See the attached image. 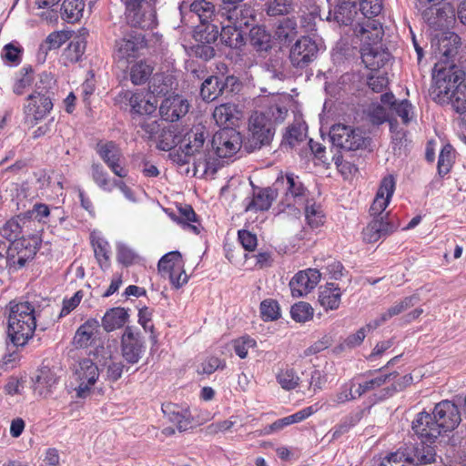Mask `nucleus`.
<instances>
[{"label":"nucleus","mask_w":466,"mask_h":466,"mask_svg":"<svg viewBox=\"0 0 466 466\" xmlns=\"http://www.w3.org/2000/svg\"><path fill=\"white\" fill-rule=\"evenodd\" d=\"M395 186L396 181L392 175H388L381 179L376 197L370 208V214L373 218H381L384 220H390L389 213L383 214V212L394 194Z\"/></svg>","instance_id":"14"},{"label":"nucleus","mask_w":466,"mask_h":466,"mask_svg":"<svg viewBox=\"0 0 466 466\" xmlns=\"http://www.w3.org/2000/svg\"><path fill=\"white\" fill-rule=\"evenodd\" d=\"M126 19L132 27L152 29L157 25L156 0H121Z\"/></svg>","instance_id":"8"},{"label":"nucleus","mask_w":466,"mask_h":466,"mask_svg":"<svg viewBox=\"0 0 466 466\" xmlns=\"http://www.w3.org/2000/svg\"><path fill=\"white\" fill-rule=\"evenodd\" d=\"M221 15L226 16L228 23L236 25L243 30L248 28L256 21L255 10L247 4L229 7Z\"/></svg>","instance_id":"23"},{"label":"nucleus","mask_w":466,"mask_h":466,"mask_svg":"<svg viewBox=\"0 0 466 466\" xmlns=\"http://www.w3.org/2000/svg\"><path fill=\"white\" fill-rule=\"evenodd\" d=\"M259 309L264 321L277 320L281 316L279 302L272 299H264L260 303Z\"/></svg>","instance_id":"56"},{"label":"nucleus","mask_w":466,"mask_h":466,"mask_svg":"<svg viewBox=\"0 0 466 466\" xmlns=\"http://www.w3.org/2000/svg\"><path fill=\"white\" fill-rule=\"evenodd\" d=\"M431 440L432 439H426V441H423L420 439V441L414 444L410 452L406 455V460L415 463L417 466L434 462L436 460V451L432 446L433 441H431Z\"/></svg>","instance_id":"24"},{"label":"nucleus","mask_w":466,"mask_h":466,"mask_svg":"<svg viewBox=\"0 0 466 466\" xmlns=\"http://www.w3.org/2000/svg\"><path fill=\"white\" fill-rule=\"evenodd\" d=\"M179 143L181 144V135L178 128L173 125L163 126L157 140V147L162 151H169Z\"/></svg>","instance_id":"33"},{"label":"nucleus","mask_w":466,"mask_h":466,"mask_svg":"<svg viewBox=\"0 0 466 466\" xmlns=\"http://www.w3.org/2000/svg\"><path fill=\"white\" fill-rule=\"evenodd\" d=\"M242 146V137L234 128L225 127L216 132L211 140V147L217 157H231L237 154Z\"/></svg>","instance_id":"10"},{"label":"nucleus","mask_w":466,"mask_h":466,"mask_svg":"<svg viewBox=\"0 0 466 466\" xmlns=\"http://www.w3.org/2000/svg\"><path fill=\"white\" fill-rule=\"evenodd\" d=\"M96 152L116 176L121 178L127 177L128 171L120 164L121 152L115 142L97 144Z\"/></svg>","instance_id":"18"},{"label":"nucleus","mask_w":466,"mask_h":466,"mask_svg":"<svg viewBox=\"0 0 466 466\" xmlns=\"http://www.w3.org/2000/svg\"><path fill=\"white\" fill-rule=\"evenodd\" d=\"M454 158L455 150L452 146L450 144L443 146L440 152L437 165L438 174L440 177H442L451 171Z\"/></svg>","instance_id":"48"},{"label":"nucleus","mask_w":466,"mask_h":466,"mask_svg":"<svg viewBox=\"0 0 466 466\" xmlns=\"http://www.w3.org/2000/svg\"><path fill=\"white\" fill-rule=\"evenodd\" d=\"M368 117L372 125L380 126L388 120V114L381 105L372 103L368 109Z\"/></svg>","instance_id":"64"},{"label":"nucleus","mask_w":466,"mask_h":466,"mask_svg":"<svg viewBox=\"0 0 466 466\" xmlns=\"http://www.w3.org/2000/svg\"><path fill=\"white\" fill-rule=\"evenodd\" d=\"M275 34L283 45L291 43L298 35V25L295 18L286 17L280 20Z\"/></svg>","instance_id":"38"},{"label":"nucleus","mask_w":466,"mask_h":466,"mask_svg":"<svg viewBox=\"0 0 466 466\" xmlns=\"http://www.w3.org/2000/svg\"><path fill=\"white\" fill-rule=\"evenodd\" d=\"M313 308L308 302L295 303L290 309V315L296 322H306L313 318Z\"/></svg>","instance_id":"59"},{"label":"nucleus","mask_w":466,"mask_h":466,"mask_svg":"<svg viewBox=\"0 0 466 466\" xmlns=\"http://www.w3.org/2000/svg\"><path fill=\"white\" fill-rule=\"evenodd\" d=\"M246 32L233 24L222 25L219 33L220 41L226 46L240 49L245 45Z\"/></svg>","instance_id":"27"},{"label":"nucleus","mask_w":466,"mask_h":466,"mask_svg":"<svg viewBox=\"0 0 466 466\" xmlns=\"http://www.w3.org/2000/svg\"><path fill=\"white\" fill-rule=\"evenodd\" d=\"M194 166L197 170L201 169L205 175L213 176L218 169V159L213 157V152L210 150L195 158Z\"/></svg>","instance_id":"52"},{"label":"nucleus","mask_w":466,"mask_h":466,"mask_svg":"<svg viewBox=\"0 0 466 466\" xmlns=\"http://www.w3.org/2000/svg\"><path fill=\"white\" fill-rule=\"evenodd\" d=\"M76 373L80 381H86L89 385H94L99 377L98 368L90 359L79 362Z\"/></svg>","instance_id":"46"},{"label":"nucleus","mask_w":466,"mask_h":466,"mask_svg":"<svg viewBox=\"0 0 466 466\" xmlns=\"http://www.w3.org/2000/svg\"><path fill=\"white\" fill-rule=\"evenodd\" d=\"M361 60L365 66L371 71H377L383 67L390 59V53L382 46H361Z\"/></svg>","instance_id":"25"},{"label":"nucleus","mask_w":466,"mask_h":466,"mask_svg":"<svg viewBox=\"0 0 466 466\" xmlns=\"http://www.w3.org/2000/svg\"><path fill=\"white\" fill-rule=\"evenodd\" d=\"M86 42L83 39H73L63 52L64 59L71 64L78 62L85 53Z\"/></svg>","instance_id":"54"},{"label":"nucleus","mask_w":466,"mask_h":466,"mask_svg":"<svg viewBox=\"0 0 466 466\" xmlns=\"http://www.w3.org/2000/svg\"><path fill=\"white\" fill-rule=\"evenodd\" d=\"M67 40V34L64 31H56L49 34L46 40L39 46L37 54L38 59L42 56L43 60H45L49 51L58 49Z\"/></svg>","instance_id":"39"},{"label":"nucleus","mask_w":466,"mask_h":466,"mask_svg":"<svg viewBox=\"0 0 466 466\" xmlns=\"http://www.w3.org/2000/svg\"><path fill=\"white\" fill-rule=\"evenodd\" d=\"M341 291L335 283H327L319 291V301L327 310L337 309L340 304Z\"/></svg>","instance_id":"35"},{"label":"nucleus","mask_w":466,"mask_h":466,"mask_svg":"<svg viewBox=\"0 0 466 466\" xmlns=\"http://www.w3.org/2000/svg\"><path fill=\"white\" fill-rule=\"evenodd\" d=\"M20 222L25 224V220L18 217L7 220L0 228V236L10 241V243L16 241L21 238L20 235L22 234L23 225Z\"/></svg>","instance_id":"49"},{"label":"nucleus","mask_w":466,"mask_h":466,"mask_svg":"<svg viewBox=\"0 0 466 466\" xmlns=\"http://www.w3.org/2000/svg\"><path fill=\"white\" fill-rule=\"evenodd\" d=\"M219 21L213 19L208 22L198 24L194 31V37L197 42L214 44L219 36Z\"/></svg>","instance_id":"31"},{"label":"nucleus","mask_w":466,"mask_h":466,"mask_svg":"<svg viewBox=\"0 0 466 466\" xmlns=\"http://www.w3.org/2000/svg\"><path fill=\"white\" fill-rule=\"evenodd\" d=\"M299 377L293 369L280 370L277 375V381L286 390H294L299 386Z\"/></svg>","instance_id":"61"},{"label":"nucleus","mask_w":466,"mask_h":466,"mask_svg":"<svg viewBox=\"0 0 466 466\" xmlns=\"http://www.w3.org/2000/svg\"><path fill=\"white\" fill-rule=\"evenodd\" d=\"M23 49L19 46L13 43L5 45L3 48L1 56L5 63H9L11 66H18L22 60Z\"/></svg>","instance_id":"62"},{"label":"nucleus","mask_w":466,"mask_h":466,"mask_svg":"<svg viewBox=\"0 0 466 466\" xmlns=\"http://www.w3.org/2000/svg\"><path fill=\"white\" fill-rule=\"evenodd\" d=\"M177 211L178 215L173 216V219L177 221L178 224L187 227L195 234H198V227L194 224H191L198 221L197 214L195 213L193 208L190 205L184 204L177 207Z\"/></svg>","instance_id":"45"},{"label":"nucleus","mask_w":466,"mask_h":466,"mask_svg":"<svg viewBox=\"0 0 466 466\" xmlns=\"http://www.w3.org/2000/svg\"><path fill=\"white\" fill-rule=\"evenodd\" d=\"M189 103L183 96L176 95L165 98L159 106V113L163 120L175 122L187 115Z\"/></svg>","instance_id":"19"},{"label":"nucleus","mask_w":466,"mask_h":466,"mask_svg":"<svg viewBox=\"0 0 466 466\" xmlns=\"http://www.w3.org/2000/svg\"><path fill=\"white\" fill-rule=\"evenodd\" d=\"M320 46L309 36H302L291 46L289 60L297 68H305L312 63L319 55Z\"/></svg>","instance_id":"11"},{"label":"nucleus","mask_w":466,"mask_h":466,"mask_svg":"<svg viewBox=\"0 0 466 466\" xmlns=\"http://www.w3.org/2000/svg\"><path fill=\"white\" fill-rule=\"evenodd\" d=\"M53 96L49 95L30 94L27 96V105L25 106V114L35 122L45 118L53 108Z\"/></svg>","instance_id":"21"},{"label":"nucleus","mask_w":466,"mask_h":466,"mask_svg":"<svg viewBox=\"0 0 466 466\" xmlns=\"http://www.w3.org/2000/svg\"><path fill=\"white\" fill-rule=\"evenodd\" d=\"M171 89V78L168 76L155 75L149 83V90L155 96H166Z\"/></svg>","instance_id":"58"},{"label":"nucleus","mask_w":466,"mask_h":466,"mask_svg":"<svg viewBox=\"0 0 466 466\" xmlns=\"http://www.w3.org/2000/svg\"><path fill=\"white\" fill-rule=\"evenodd\" d=\"M222 96L221 79L218 76L207 77L200 87V96L204 101H213Z\"/></svg>","instance_id":"42"},{"label":"nucleus","mask_w":466,"mask_h":466,"mask_svg":"<svg viewBox=\"0 0 466 466\" xmlns=\"http://www.w3.org/2000/svg\"><path fill=\"white\" fill-rule=\"evenodd\" d=\"M299 207H304L305 217L309 226L311 228H319L324 223L325 216L321 206L313 201V199L309 198L305 201L304 205H300Z\"/></svg>","instance_id":"44"},{"label":"nucleus","mask_w":466,"mask_h":466,"mask_svg":"<svg viewBox=\"0 0 466 466\" xmlns=\"http://www.w3.org/2000/svg\"><path fill=\"white\" fill-rule=\"evenodd\" d=\"M397 376H398L397 372H391L389 374L376 377V378L367 380L363 383H360L358 386V389L356 390L355 392L358 395V397H360L363 394H365L366 392L370 391L376 388L382 386L388 380H390L391 379H395Z\"/></svg>","instance_id":"55"},{"label":"nucleus","mask_w":466,"mask_h":466,"mask_svg":"<svg viewBox=\"0 0 466 466\" xmlns=\"http://www.w3.org/2000/svg\"><path fill=\"white\" fill-rule=\"evenodd\" d=\"M329 9L326 20L339 25H349L352 20L351 7L355 5L346 0H327Z\"/></svg>","instance_id":"26"},{"label":"nucleus","mask_w":466,"mask_h":466,"mask_svg":"<svg viewBox=\"0 0 466 466\" xmlns=\"http://www.w3.org/2000/svg\"><path fill=\"white\" fill-rule=\"evenodd\" d=\"M277 192L283 193V198L279 204V211L290 208L300 213V208L309 199V191L304 186L300 177L294 173L280 174L274 182Z\"/></svg>","instance_id":"4"},{"label":"nucleus","mask_w":466,"mask_h":466,"mask_svg":"<svg viewBox=\"0 0 466 466\" xmlns=\"http://www.w3.org/2000/svg\"><path fill=\"white\" fill-rule=\"evenodd\" d=\"M329 137L334 147L346 151L364 149L370 142L361 128L340 123L330 127Z\"/></svg>","instance_id":"7"},{"label":"nucleus","mask_w":466,"mask_h":466,"mask_svg":"<svg viewBox=\"0 0 466 466\" xmlns=\"http://www.w3.org/2000/svg\"><path fill=\"white\" fill-rule=\"evenodd\" d=\"M95 257L101 268L109 267V244L101 238H93L91 240Z\"/></svg>","instance_id":"51"},{"label":"nucleus","mask_w":466,"mask_h":466,"mask_svg":"<svg viewBox=\"0 0 466 466\" xmlns=\"http://www.w3.org/2000/svg\"><path fill=\"white\" fill-rule=\"evenodd\" d=\"M58 383V377L48 368H43L38 371L34 382V389L40 396L47 397L56 385Z\"/></svg>","instance_id":"30"},{"label":"nucleus","mask_w":466,"mask_h":466,"mask_svg":"<svg viewBox=\"0 0 466 466\" xmlns=\"http://www.w3.org/2000/svg\"><path fill=\"white\" fill-rule=\"evenodd\" d=\"M305 4L306 11L301 15V26L306 32L316 30V18L319 16L320 9L316 5L315 0H300Z\"/></svg>","instance_id":"41"},{"label":"nucleus","mask_w":466,"mask_h":466,"mask_svg":"<svg viewBox=\"0 0 466 466\" xmlns=\"http://www.w3.org/2000/svg\"><path fill=\"white\" fill-rule=\"evenodd\" d=\"M146 46L145 35L142 33L130 30L121 38L116 40L114 56L118 61L137 57L139 51L145 48Z\"/></svg>","instance_id":"13"},{"label":"nucleus","mask_w":466,"mask_h":466,"mask_svg":"<svg viewBox=\"0 0 466 466\" xmlns=\"http://www.w3.org/2000/svg\"><path fill=\"white\" fill-rule=\"evenodd\" d=\"M128 312L126 309L116 307L106 310L101 320V326L106 332L122 328L128 320Z\"/></svg>","instance_id":"29"},{"label":"nucleus","mask_w":466,"mask_h":466,"mask_svg":"<svg viewBox=\"0 0 466 466\" xmlns=\"http://www.w3.org/2000/svg\"><path fill=\"white\" fill-rule=\"evenodd\" d=\"M392 110L401 118L404 125H408L414 116L413 106L408 99L398 101Z\"/></svg>","instance_id":"63"},{"label":"nucleus","mask_w":466,"mask_h":466,"mask_svg":"<svg viewBox=\"0 0 466 466\" xmlns=\"http://www.w3.org/2000/svg\"><path fill=\"white\" fill-rule=\"evenodd\" d=\"M135 125L137 127V134L142 138L157 143L163 127L161 123L157 120L140 117L136 119Z\"/></svg>","instance_id":"36"},{"label":"nucleus","mask_w":466,"mask_h":466,"mask_svg":"<svg viewBox=\"0 0 466 466\" xmlns=\"http://www.w3.org/2000/svg\"><path fill=\"white\" fill-rule=\"evenodd\" d=\"M154 67L146 61H139L130 68V80L134 85L145 84L153 73Z\"/></svg>","instance_id":"47"},{"label":"nucleus","mask_w":466,"mask_h":466,"mask_svg":"<svg viewBox=\"0 0 466 466\" xmlns=\"http://www.w3.org/2000/svg\"><path fill=\"white\" fill-rule=\"evenodd\" d=\"M124 97L128 100L131 106V112L139 116L151 115L157 109V101L146 100L143 93H132L127 91Z\"/></svg>","instance_id":"28"},{"label":"nucleus","mask_w":466,"mask_h":466,"mask_svg":"<svg viewBox=\"0 0 466 466\" xmlns=\"http://www.w3.org/2000/svg\"><path fill=\"white\" fill-rule=\"evenodd\" d=\"M185 267L182 255L179 251H170L165 254L157 263L158 271L161 274L169 275L171 272Z\"/></svg>","instance_id":"40"},{"label":"nucleus","mask_w":466,"mask_h":466,"mask_svg":"<svg viewBox=\"0 0 466 466\" xmlns=\"http://www.w3.org/2000/svg\"><path fill=\"white\" fill-rule=\"evenodd\" d=\"M294 0H268L267 14L270 16L282 15L293 10Z\"/></svg>","instance_id":"60"},{"label":"nucleus","mask_w":466,"mask_h":466,"mask_svg":"<svg viewBox=\"0 0 466 466\" xmlns=\"http://www.w3.org/2000/svg\"><path fill=\"white\" fill-rule=\"evenodd\" d=\"M91 177L95 184L102 190L106 192L113 190L112 181L101 164L93 163L91 165Z\"/></svg>","instance_id":"53"},{"label":"nucleus","mask_w":466,"mask_h":466,"mask_svg":"<svg viewBox=\"0 0 466 466\" xmlns=\"http://www.w3.org/2000/svg\"><path fill=\"white\" fill-rule=\"evenodd\" d=\"M253 192L251 197H248L244 199L243 204L245 206L246 212H263L268 211L273 201L278 197L277 188L273 184L271 187H259L254 186L251 182Z\"/></svg>","instance_id":"15"},{"label":"nucleus","mask_w":466,"mask_h":466,"mask_svg":"<svg viewBox=\"0 0 466 466\" xmlns=\"http://www.w3.org/2000/svg\"><path fill=\"white\" fill-rule=\"evenodd\" d=\"M250 46L261 54L271 49V35L262 25L252 26L248 34Z\"/></svg>","instance_id":"32"},{"label":"nucleus","mask_w":466,"mask_h":466,"mask_svg":"<svg viewBox=\"0 0 466 466\" xmlns=\"http://www.w3.org/2000/svg\"><path fill=\"white\" fill-rule=\"evenodd\" d=\"M248 137L245 147L248 152L268 146L273 139L275 127L272 119L262 112H254L248 120Z\"/></svg>","instance_id":"6"},{"label":"nucleus","mask_w":466,"mask_h":466,"mask_svg":"<svg viewBox=\"0 0 466 466\" xmlns=\"http://www.w3.org/2000/svg\"><path fill=\"white\" fill-rule=\"evenodd\" d=\"M146 350L140 331L127 326L121 337V352L124 360L131 365L137 364Z\"/></svg>","instance_id":"12"},{"label":"nucleus","mask_w":466,"mask_h":466,"mask_svg":"<svg viewBox=\"0 0 466 466\" xmlns=\"http://www.w3.org/2000/svg\"><path fill=\"white\" fill-rule=\"evenodd\" d=\"M463 73L455 66L439 69L433 74L431 95L439 103H451L460 115L466 113V81Z\"/></svg>","instance_id":"2"},{"label":"nucleus","mask_w":466,"mask_h":466,"mask_svg":"<svg viewBox=\"0 0 466 466\" xmlns=\"http://www.w3.org/2000/svg\"><path fill=\"white\" fill-rule=\"evenodd\" d=\"M56 87V79L51 73L43 72L39 75V80L35 84V90L32 94L54 96Z\"/></svg>","instance_id":"57"},{"label":"nucleus","mask_w":466,"mask_h":466,"mask_svg":"<svg viewBox=\"0 0 466 466\" xmlns=\"http://www.w3.org/2000/svg\"><path fill=\"white\" fill-rule=\"evenodd\" d=\"M161 410L165 417L176 426L179 432L187 431L195 425L194 418L188 407L167 402L162 404Z\"/></svg>","instance_id":"16"},{"label":"nucleus","mask_w":466,"mask_h":466,"mask_svg":"<svg viewBox=\"0 0 466 466\" xmlns=\"http://www.w3.org/2000/svg\"><path fill=\"white\" fill-rule=\"evenodd\" d=\"M399 224L392 220L373 218L366 228H363V240L367 243H375L380 238H385L397 230Z\"/></svg>","instance_id":"20"},{"label":"nucleus","mask_w":466,"mask_h":466,"mask_svg":"<svg viewBox=\"0 0 466 466\" xmlns=\"http://www.w3.org/2000/svg\"><path fill=\"white\" fill-rule=\"evenodd\" d=\"M237 106L231 103H224L215 107L213 111V118L218 126L232 125L233 120L238 119Z\"/></svg>","instance_id":"43"},{"label":"nucleus","mask_w":466,"mask_h":466,"mask_svg":"<svg viewBox=\"0 0 466 466\" xmlns=\"http://www.w3.org/2000/svg\"><path fill=\"white\" fill-rule=\"evenodd\" d=\"M320 276L319 271L315 268L299 271L289 281L292 296L300 298L307 295L318 285Z\"/></svg>","instance_id":"17"},{"label":"nucleus","mask_w":466,"mask_h":466,"mask_svg":"<svg viewBox=\"0 0 466 466\" xmlns=\"http://www.w3.org/2000/svg\"><path fill=\"white\" fill-rule=\"evenodd\" d=\"M208 137L209 132L203 125L193 126L181 138L180 148L184 158H179L178 161L187 164L189 162L187 157H194L195 159L200 157V154L209 151L208 142H206Z\"/></svg>","instance_id":"9"},{"label":"nucleus","mask_w":466,"mask_h":466,"mask_svg":"<svg viewBox=\"0 0 466 466\" xmlns=\"http://www.w3.org/2000/svg\"><path fill=\"white\" fill-rule=\"evenodd\" d=\"M459 403L443 400L431 412H419L411 422V430L417 437H440L453 431L461 423Z\"/></svg>","instance_id":"1"},{"label":"nucleus","mask_w":466,"mask_h":466,"mask_svg":"<svg viewBox=\"0 0 466 466\" xmlns=\"http://www.w3.org/2000/svg\"><path fill=\"white\" fill-rule=\"evenodd\" d=\"M444 0H417L416 7L420 12L424 21L433 28L442 25L445 11L440 5Z\"/></svg>","instance_id":"22"},{"label":"nucleus","mask_w":466,"mask_h":466,"mask_svg":"<svg viewBox=\"0 0 466 466\" xmlns=\"http://www.w3.org/2000/svg\"><path fill=\"white\" fill-rule=\"evenodd\" d=\"M34 81V69L31 66H23L18 76L15 79V82L13 86V92L17 95L21 96L25 93V90L29 87Z\"/></svg>","instance_id":"50"},{"label":"nucleus","mask_w":466,"mask_h":466,"mask_svg":"<svg viewBox=\"0 0 466 466\" xmlns=\"http://www.w3.org/2000/svg\"><path fill=\"white\" fill-rule=\"evenodd\" d=\"M40 246L41 240L35 236L21 237L8 246L4 244V248H6V267L13 271L21 269L34 259Z\"/></svg>","instance_id":"5"},{"label":"nucleus","mask_w":466,"mask_h":466,"mask_svg":"<svg viewBox=\"0 0 466 466\" xmlns=\"http://www.w3.org/2000/svg\"><path fill=\"white\" fill-rule=\"evenodd\" d=\"M85 2L83 0H64L61 7V18L67 23H76L83 16Z\"/></svg>","instance_id":"37"},{"label":"nucleus","mask_w":466,"mask_h":466,"mask_svg":"<svg viewBox=\"0 0 466 466\" xmlns=\"http://www.w3.org/2000/svg\"><path fill=\"white\" fill-rule=\"evenodd\" d=\"M7 338L15 347H24L36 328L35 307L28 301H10Z\"/></svg>","instance_id":"3"},{"label":"nucleus","mask_w":466,"mask_h":466,"mask_svg":"<svg viewBox=\"0 0 466 466\" xmlns=\"http://www.w3.org/2000/svg\"><path fill=\"white\" fill-rule=\"evenodd\" d=\"M188 7L191 19L196 17L199 24L217 19L215 5L211 2L207 0H195Z\"/></svg>","instance_id":"34"}]
</instances>
